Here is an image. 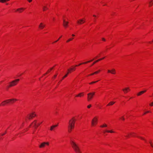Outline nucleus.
I'll use <instances>...</instances> for the list:
<instances>
[{"label": "nucleus", "instance_id": "nucleus-1", "mask_svg": "<svg viewBox=\"0 0 153 153\" xmlns=\"http://www.w3.org/2000/svg\"><path fill=\"white\" fill-rule=\"evenodd\" d=\"M76 119L74 117H73L70 119L68 122V132L71 133L75 127Z\"/></svg>", "mask_w": 153, "mask_h": 153}, {"label": "nucleus", "instance_id": "nucleus-2", "mask_svg": "<svg viewBox=\"0 0 153 153\" xmlns=\"http://www.w3.org/2000/svg\"><path fill=\"white\" fill-rule=\"evenodd\" d=\"M71 145L74 151L76 153H81V151L80 149L74 139H71L70 141Z\"/></svg>", "mask_w": 153, "mask_h": 153}, {"label": "nucleus", "instance_id": "nucleus-3", "mask_svg": "<svg viewBox=\"0 0 153 153\" xmlns=\"http://www.w3.org/2000/svg\"><path fill=\"white\" fill-rule=\"evenodd\" d=\"M42 123V122H41L38 120H34L31 124L30 126H32L35 128H36L39 125Z\"/></svg>", "mask_w": 153, "mask_h": 153}, {"label": "nucleus", "instance_id": "nucleus-4", "mask_svg": "<svg viewBox=\"0 0 153 153\" xmlns=\"http://www.w3.org/2000/svg\"><path fill=\"white\" fill-rule=\"evenodd\" d=\"M19 79H17L13 80L9 83V85L8 86V88L16 85L19 83Z\"/></svg>", "mask_w": 153, "mask_h": 153}, {"label": "nucleus", "instance_id": "nucleus-5", "mask_svg": "<svg viewBox=\"0 0 153 153\" xmlns=\"http://www.w3.org/2000/svg\"><path fill=\"white\" fill-rule=\"evenodd\" d=\"M98 122V117L97 116H95L91 121V126L93 127L95 126L97 124Z\"/></svg>", "mask_w": 153, "mask_h": 153}, {"label": "nucleus", "instance_id": "nucleus-6", "mask_svg": "<svg viewBox=\"0 0 153 153\" xmlns=\"http://www.w3.org/2000/svg\"><path fill=\"white\" fill-rule=\"evenodd\" d=\"M49 144V143L48 142H43L40 144L39 146V147L41 149L43 148L46 146H48Z\"/></svg>", "mask_w": 153, "mask_h": 153}, {"label": "nucleus", "instance_id": "nucleus-7", "mask_svg": "<svg viewBox=\"0 0 153 153\" xmlns=\"http://www.w3.org/2000/svg\"><path fill=\"white\" fill-rule=\"evenodd\" d=\"M95 94V92L90 93L88 94L87 100L88 101H90L93 98L94 95Z\"/></svg>", "mask_w": 153, "mask_h": 153}, {"label": "nucleus", "instance_id": "nucleus-8", "mask_svg": "<svg viewBox=\"0 0 153 153\" xmlns=\"http://www.w3.org/2000/svg\"><path fill=\"white\" fill-rule=\"evenodd\" d=\"M36 116V114L35 112H33L30 114L28 116V118L30 119H32L34 117Z\"/></svg>", "mask_w": 153, "mask_h": 153}, {"label": "nucleus", "instance_id": "nucleus-9", "mask_svg": "<svg viewBox=\"0 0 153 153\" xmlns=\"http://www.w3.org/2000/svg\"><path fill=\"white\" fill-rule=\"evenodd\" d=\"M122 91L124 94H126L130 91V89L129 87H126L123 88Z\"/></svg>", "mask_w": 153, "mask_h": 153}, {"label": "nucleus", "instance_id": "nucleus-10", "mask_svg": "<svg viewBox=\"0 0 153 153\" xmlns=\"http://www.w3.org/2000/svg\"><path fill=\"white\" fill-rule=\"evenodd\" d=\"M75 70H76L75 66H72L71 68L68 69V72H67L68 74L69 73H71L72 71H75Z\"/></svg>", "mask_w": 153, "mask_h": 153}, {"label": "nucleus", "instance_id": "nucleus-11", "mask_svg": "<svg viewBox=\"0 0 153 153\" xmlns=\"http://www.w3.org/2000/svg\"><path fill=\"white\" fill-rule=\"evenodd\" d=\"M108 73H110L113 74H116V70L114 68H112L111 70H108Z\"/></svg>", "mask_w": 153, "mask_h": 153}, {"label": "nucleus", "instance_id": "nucleus-12", "mask_svg": "<svg viewBox=\"0 0 153 153\" xmlns=\"http://www.w3.org/2000/svg\"><path fill=\"white\" fill-rule=\"evenodd\" d=\"M69 22L68 20H64L63 21V25L65 27H67L68 26Z\"/></svg>", "mask_w": 153, "mask_h": 153}, {"label": "nucleus", "instance_id": "nucleus-13", "mask_svg": "<svg viewBox=\"0 0 153 153\" xmlns=\"http://www.w3.org/2000/svg\"><path fill=\"white\" fill-rule=\"evenodd\" d=\"M115 133V132L114 131L113 129L110 130H106L104 131V133Z\"/></svg>", "mask_w": 153, "mask_h": 153}, {"label": "nucleus", "instance_id": "nucleus-14", "mask_svg": "<svg viewBox=\"0 0 153 153\" xmlns=\"http://www.w3.org/2000/svg\"><path fill=\"white\" fill-rule=\"evenodd\" d=\"M7 100L9 103H13L17 100L16 99H12Z\"/></svg>", "mask_w": 153, "mask_h": 153}, {"label": "nucleus", "instance_id": "nucleus-15", "mask_svg": "<svg viewBox=\"0 0 153 153\" xmlns=\"http://www.w3.org/2000/svg\"><path fill=\"white\" fill-rule=\"evenodd\" d=\"M84 92H81L77 94H76L75 95L76 97H84Z\"/></svg>", "mask_w": 153, "mask_h": 153}, {"label": "nucleus", "instance_id": "nucleus-16", "mask_svg": "<svg viewBox=\"0 0 153 153\" xmlns=\"http://www.w3.org/2000/svg\"><path fill=\"white\" fill-rule=\"evenodd\" d=\"M135 134L134 132H131L128 134V135L126 136V137H130L131 136L134 137V134Z\"/></svg>", "mask_w": 153, "mask_h": 153}, {"label": "nucleus", "instance_id": "nucleus-17", "mask_svg": "<svg viewBox=\"0 0 153 153\" xmlns=\"http://www.w3.org/2000/svg\"><path fill=\"white\" fill-rule=\"evenodd\" d=\"M25 9L23 8H20L15 10L16 12H18L19 13H21Z\"/></svg>", "mask_w": 153, "mask_h": 153}, {"label": "nucleus", "instance_id": "nucleus-18", "mask_svg": "<svg viewBox=\"0 0 153 153\" xmlns=\"http://www.w3.org/2000/svg\"><path fill=\"white\" fill-rule=\"evenodd\" d=\"M8 100H6L5 101L2 102L0 104V106H4L6 104H8Z\"/></svg>", "mask_w": 153, "mask_h": 153}, {"label": "nucleus", "instance_id": "nucleus-19", "mask_svg": "<svg viewBox=\"0 0 153 153\" xmlns=\"http://www.w3.org/2000/svg\"><path fill=\"white\" fill-rule=\"evenodd\" d=\"M45 24L43 23H41L39 25V28L42 29H43L45 27Z\"/></svg>", "mask_w": 153, "mask_h": 153}, {"label": "nucleus", "instance_id": "nucleus-20", "mask_svg": "<svg viewBox=\"0 0 153 153\" xmlns=\"http://www.w3.org/2000/svg\"><path fill=\"white\" fill-rule=\"evenodd\" d=\"M146 90L141 91L139 92V93H138L137 94V96H140L141 95H142L143 94L145 93V92H146Z\"/></svg>", "mask_w": 153, "mask_h": 153}, {"label": "nucleus", "instance_id": "nucleus-21", "mask_svg": "<svg viewBox=\"0 0 153 153\" xmlns=\"http://www.w3.org/2000/svg\"><path fill=\"white\" fill-rule=\"evenodd\" d=\"M85 22L84 20H78L77 22L79 24L83 23Z\"/></svg>", "mask_w": 153, "mask_h": 153}, {"label": "nucleus", "instance_id": "nucleus-22", "mask_svg": "<svg viewBox=\"0 0 153 153\" xmlns=\"http://www.w3.org/2000/svg\"><path fill=\"white\" fill-rule=\"evenodd\" d=\"M58 125H53L51 127L50 130L51 131L53 130L54 128L57 126Z\"/></svg>", "mask_w": 153, "mask_h": 153}, {"label": "nucleus", "instance_id": "nucleus-23", "mask_svg": "<svg viewBox=\"0 0 153 153\" xmlns=\"http://www.w3.org/2000/svg\"><path fill=\"white\" fill-rule=\"evenodd\" d=\"M107 125L105 123H103L100 126V127L101 128H104L107 127Z\"/></svg>", "mask_w": 153, "mask_h": 153}, {"label": "nucleus", "instance_id": "nucleus-24", "mask_svg": "<svg viewBox=\"0 0 153 153\" xmlns=\"http://www.w3.org/2000/svg\"><path fill=\"white\" fill-rule=\"evenodd\" d=\"M115 103V102L113 101L110 102L109 103H108V105H107V106H111L113 105Z\"/></svg>", "mask_w": 153, "mask_h": 153}, {"label": "nucleus", "instance_id": "nucleus-25", "mask_svg": "<svg viewBox=\"0 0 153 153\" xmlns=\"http://www.w3.org/2000/svg\"><path fill=\"white\" fill-rule=\"evenodd\" d=\"M74 39V37H71L69 39H68L66 41L67 43H68L69 42L71 41H72Z\"/></svg>", "mask_w": 153, "mask_h": 153}, {"label": "nucleus", "instance_id": "nucleus-26", "mask_svg": "<svg viewBox=\"0 0 153 153\" xmlns=\"http://www.w3.org/2000/svg\"><path fill=\"white\" fill-rule=\"evenodd\" d=\"M152 5H153V0H151L149 2V6H151Z\"/></svg>", "mask_w": 153, "mask_h": 153}, {"label": "nucleus", "instance_id": "nucleus-27", "mask_svg": "<svg viewBox=\"0 0 153 153\" xmlns=\"http://www.w3.org/2000/svg\"><path fill=\"white\" fill-rule=\"evenodd\" d=\"M137 137L138 138H140V139L145 141L146 142V140L144 137H141V136H138V137Z\"/></svg>", "mask_w": 153, "mask_h": 153}, {"label": "nucleus", "instance_id": "nucleus-28", "mask_svg": "<svg viewBox=\"0 0 153 153\" xmlns=\"http://www.w3.org/2000/svg\"><path fill=\"white\" fill-rule=\"evenodd\" d=\"M48 9V8L46 6H43V11H45L46 10H47Z\"/></svg>", "mask_w": 153, "mask_h": 153}, {"label": "nucleus", "instance_id": "nucleus-29", "mask_svg": "<svg viewBox=\"0 0 153 153\" xmlns=\"http://www.w3.org/2000/svg\"><path fill=\"white\" fill-rule=\"evenodd\" d=\"M53 68H51L50 69H49L48 71H47V73L45 74H47L48 73H49V72H50V71L52 70V69H53Z\"/></svg>", "mask_w": 153, "mask_h": 153}, {"label": "nucleus", "instance_id": "nucleus-30", "mask_svg": "<svg viewBox=\"0 0 153 153\" xmlns=\"http://www.w3.org/2000/svg\"><path fill=\"white\" fill-rule=\"evenodd\" d=\"M100 81V80H97V81H96L92 82H90L89 84L90 85H91L92 84H94V83H95L98 82V81Z\"/></svg>", "mask_w": 153, "mask_h": 153}, {"label": "nucleus", "instance_id": "nucleus-31", "mask_svg": "<svg viewBox=\"0 0 153 153\" xmlns=\"http://www.w3.org/2000/svg\"><path fill=\"white\" fill-rule=\"evenodd\" d=\"M100 60H101V59H98V60H97L96 61H95L93 63V64H92V65H94L95 63H96V62H99V61H100Z\"/></svg>", "mask_w": 153, "mask_h": 153}, {"label": "nucleus", "instance_id": "nucleus-32", "mask_svg": "<svg viewBox=\"0 0 153 153\" xmlns=\"http://www.w3.org/2000/svg\"><path fill=\"white\" fill-rule=\"evenodd\" d=\"M68 73L65 75L62 78V79L60 81V82L63 79L65 78L68 75Z\"/></svg>", "mask_w": 153, "mask_h": 153}, {"label": "nucleus", "instance_id": "nucleus-33", "mask_svg": "<svg viewBox=\"0 0 153 153\" xmlns=\"http://www.w3.org/2000/svg\"><path fill=\"white\" fill-rule=\"evenodd\" d=\"M100 71H101L100 70H98L97 71H95V74H97L99 73V72H100Z\"/></svg>", "mask_w": 153, "mask_h": 153}, {"label": "nucleus", "instance_id": "nucleus-34", "mask_svg": "<svg viewBox=\"0 0 153 153\" xmlns=\"http://www.w3.org/2000/svg\"><path fill=\"white\" fill-rule=\"evenodd\" d=\"M150 111H146L145 112H144L143 114V115H145L146 114L148 113H150Z\"/></svg>", "mask_w": 153, "mask_h": 153}, {"label": "nucleus", "instance_id": "nucleus-35", "mask_svg": "<svg viewBox=\"0 0 153 153\" xmlns=\"http://www.w3.org/2000/svg\"><path fill=\"white\" fill-rule=\"evenodd\" d=\"M62 36H61L59 37L57 40L54 42V43H56L58 42L59 40V39L62 37Z\"/></svg>", "mask_w": 153, "mask_h": 153}, {"label": "nucleus", "instance_id": "nucleus-36", "mask_svg": "<svg viewBox=\"0 0 153 153\" xmlns=\"http://www.w3.org/2000/svg\"><path fill=\"white\" fill-rule=\"evenodd\" d=\"M6 133V132L5 131L4 133H1L0 134V135L1 136H3L4 135V134H5Z\"/></svg>", "mask_w": 153, "mask_h": 153}, {"label": "nucleus", "instance_id": "nucleus-37", "mask_svg": "<svg viewBox=\"0 0 153 153\" xmlns=\"http://www.w3.org/2000/svg\"><path fill=\"white\" fill-rule=\"evenodd\" d=\"M6 1V0H0V2L4 3Z\"/></svg>", "mask_w": 153, "mask_h": 153}, {"label": "nucleus", "instance_id": "nucleus-38", "mask_svg": "<svg viewBox=\"0 0 153 153\" xmlns=\"http://www.w3.org/2000/svg\"><path fill=\"white\" fill-rule=\"evenodd\" d=\"M57 74H56L55 75L53 76L52 77V79H54L57 76Z\"/></svg>", "mask_w": 153, "mask_h": 153}, {"label": "nucleus", "instance_id": "nucleus-39", "mask_svg": "<svg viewBox=\"0 0 153 153\" xmlns=\"http://www.w3.org/2000/svg\"><path fill=\"white\" fill-rule=\"evenodd\" d=\"M91 107V104L88 105L87 106L88 108H90Z\"/></svg>", "mask_w": 153, "mask_h": 153}, {"label": "nucleus", "instance_id": "nucleus-40", "mask_svg": "<svg viewBox=\"0 0 153 153\" xmlns=\"http://www.w3.org/2000/svg\"><path fill=\"white\" fill-rule=\"evenodd\" d=\"M149 105L151 106H153V102L149 104Z\"/></svg>", "mask_w": 153, "mask_h": 153}, {"label": "nucleus", "instance_id": "nucleus-41", "mask_svg": "<svg viewBox=\"0 0 153 153\" xmlns=\"http://www.w3.org/2000/svg\"><path fill=\"white\" fill-rule=\"evenodd\" d=\"M149 143H150V145H151V146L153 148V143H152V142H149Z\"/></svg>", "mask_w": 153, "mask_h": 153}, {"label": "nucleus", "instance_id": "nucleus-42", "mask_svg": "<svg viewBox=\"0 0 153 153\" xmlns=\"http://www.w3.org/2000/svg\"><path fill=\"white\" fill-rule=\"evenodd\" d=\"M102 40L103 41H106L105 39L104 38H102Z\"/></svg>", "mask_w": 153, "mask_h": 153}, {"label": "nucleus", "instance_id": "nucleus-43", "mask_svg": "<svg viewBox=\"0 0 153 153\" xmlns=\"http://www.w3.org/2000/svg\"><path fill=\"white\" fill-rule=\"evenodd\" d=\"M95 74V72L93 73H92L91 74H90V75H91V76H92V75H94V74Z\"/></svg>", "mask_w": 153, "mask_h": 153}, {"label": "nucleus", "instance_id": "nucleus-44", "mask_svg": "<svg viewBox=\"0 0 153 153\" xmlns=\"http://www.w3.org/2000/svg\"><path fill=\"white\" fill-rule=\"evenodd\" d=\"M152 42H152V41H149V42H148L147 43H148L151 44L152 43Z\"/></svg>", "mask_w": 153, "mask_h": 153}, {"label": "nucleus", "instance_id": "nucleus-45", "mask_svg": "<svg viewBox=\"0 0 153 153\" xmlns=\"http://www.w3.org/2000/svg\"><path fill=\"white\" fill-rule=\"evenodd\" d=\"M72 36V37H75V34H72V35H71Z\"/></svg>", "mask_w": 153, "mask_h": 153}, {"label": "nucleus", "instance_id": "nucleus-46", "mask_svg": "<svg viewBox=\"0 0 153 153\" xmlns=\"http://www.w3.org/2000/svg\"><path fill=\"white\" fill-rule=\"evenodd\" d=\"M88 63V61H87L86 62L82 63V64H86V63Z\"/></svg>", "mask_w": 153, "mask_h": 153}, {"label": "nucleus", "instance_id": "nucleus-47", "mask_svg": "<svg viewBox=\"0 0 153 153\" xmlns=\"http://www.w3.org/2000/svg\"><path fill=\"white\" fill-rule=\"evenodd\" d=\"M82 63H81V64H79L78 65H76L75 66V67H76V66H78L80 65H82Z\"/></svg>", "mask_w": 153, "mask_h": 153}, {"label": "nucleus", "instance_id": "nucleus-48", "mask_svg": "<svg viewBox=\"0 0 153 153\" xmlns=\"http://www.w3.org/2000/svg\"><path fill=\"white\" fill-rule=\"evenodd\" d=\"M93 60H94V59H93L92 60H91L89 61H88V62H90L92 61Z\"/></svg>", "mask_w": 153, "mask_h": 153}, {"label": "nucleus", "instance_id": "nucleus-49", "mask_svg": "<svg viewBox=\"0 0 153 153\" xmlns=\"http://www.w3.org/2000/svg\"><path fill=\"white\" fill-rule=\"evenodd\" d=\"M121 119L123 120H124V118L123 117H122L121 118Z\"/></svg>", "mask_w": 153, "mask_h": 153}, {"label": "nucleus", "instance_id": "nucleus-50", "mask_svg": "<svg viewBox=\"0 0 153 153\" xmlns=\"http://www.w3.org/2000/svg\"><path fill=\"white\" fill-rule=\"evenodd\" d=\"M104 58H105V57H104L100 59H101V60H102L104 59Z\"/></svg>", "mask_w": 153, "mask_h": 153}, {"label": "nucleus", "instance_id": "nucleus-51", "mask_svg": "<svg viewBox=\"0 0 153 153\" xmlns=\"http://www.w3.org/2000/svg\"><path fill=\"white\" fill-rule=\"evenodd\" d=\"M29 2H31L32 0H27Z\"/></svg>", "mask_w": 153, "mask_h": 153}, {"label": "nucleus", "instance_id": "nucleus-52", "mask_svg": "<svg viewBox=\"0 0 153 153\" xmlns=\"http://www.w3.org/2000/svg\"><path fill=\"white\" fill-rule=\"evenodd\" d=\"M93 16L94 17H96V18H97V17H96V15H94Z\"/></svg>", "mask_w": 153, "mask_h": 153}, {"label": "nucleus", "instance_id": "nucleus-53", "mask_svg": "<svg viewBox=\"0 0 153 153\" xmlns=\"http://www.w3.org/2000/svg\"><path fill=\"white\" fill-rule=\"evenodd\" d=\"M91 76V75H90V74H89V75H88L87 76Z\"/></svg>", "mask_w": 153, "mask_h": 153}, {"label": "nucleus", "instance_id": "nucleus-54", "mask_svg": "<svg viewBox=\"0 0 153 153\" xmlns=\"http://www.w3.org/2000/svg\"><path fill=\"white\" fill-rule=\"evenodd\" d=\"M98 57V56H96V57H95V58H96V59Z\"/></svg>", "mask_w": 153, "mask_h": 153}, {"label": "nucleus", "instance_id": "nucleus-55", "mask_svg": "<svg viewBox=\"0 0 153 153\" xmlns=\"http://www.w3.org/2000/svg\"><path fill=\"white\" fill-rule=\"evenodd\" d=\"M10 0H6V1H10Z\"/></svg>", "mask_w": 153, "mask_h": 153}, {"label": "nucleus", "instance_id": "nucleus-56", "mask_svg": "<svg viewBox=\"0 0 153 153\" xmlns=\"http://www.w3.org/2000/svg\"><path fill=\"white\" fill-rule=\"evenodd\" d=\"M106 4H104L103 5L104 6V5H105Z\"/></svg>", "mask_w": 153, "mask_h": 153}, {"label": "nucleus", "instance_id": "nucleus-57", "mask_svg": "<svg viewBox=\"0 0 153 153\" xmlns=\"http://www.w3.org/2000/svg\"><path fill=\"white\" fill-rule=\"evenodd\" d=\"M152 42H153V40H152Z\"/></svg>", "mask_w": 153, "mask_h": 153}]
</instances>
